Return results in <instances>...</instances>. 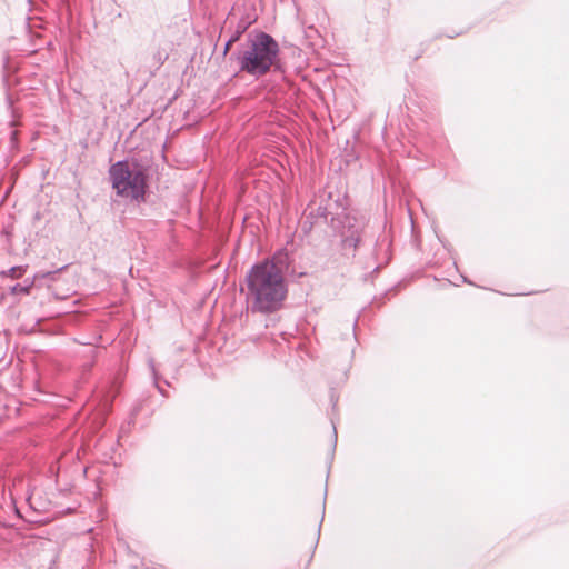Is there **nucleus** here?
<instances>
[{"instance_id":"obj_27","label":"nucleus","mask_w":569,"mask_h":569,"mask_svg":"<svg viewBox=\"0 0 569 569\" xmlns=\"http://www.w3.org/2000/svg\"><path fill=\"white\" fill-rule=\"evenodd\" d=\"M358 319H359V315L356 317V319H355V321H353V325H352L353 331H355V330H356V328H357Z\"/></svg>"},{"instance_id":"obj_8","label":"nucleus","mask_w":569,"mask_h":569,"mask_svg":"<svg viewBox=\"0 0 569 569\" xmlns=\"http://www.w3.org/2000/svg\"><path fill=\"white\" fill-rule=\"evenodd\" d=\"M148 363H149V367H150L153 386L157 388L158 392L162 397L168 398L169 395H168L167 390L164 389V387L161 385V381H163V383L166 386H170L169 381L166 380V379H162V377L160 376V373L158 372V370L156 368L154 360L152 358H150L148 360Z\"/></svg>"},{"instance_id":"obj_26","label":"nucleus","mask_w":569,"mask_h":569,"mask_svg":"<svg viewBox=\"0 0 569 569\" xmlns=\"http://www.w3.org/2000/svg\"><path fill=\"white\" fill-rule=\"evenodd\" d=\"M352 159H357V156L347 154V163H350Z\"/></svg>"},{"instance_id":"obj_6","label":"nucleus","mask_w":569,"mask_h":569,"mask_svg":"<svg viewBox=\"0 0 569 569\" xmlns=\"http://www.w3.org/2000/svg\"><path fill=\"white\" fill-rule=\"evenodd\" d=\"M391 246H392L391 239L385 234L379 236L376 239V243H375V248H373V257L378 261L380 259L381 252L383 251L386 259H385L383 263H378L375 267V269L372 270L373 273L378 272L381 268H383L386 264H388L390 262V260L392 258Z\"/></svg>"},{"instance_id":"obj_21","label":"nucleus","mask_w":569,"mask_h":569,"mask_svg":"<svg viewBox=\"0 0 569 569\" xmlns=\"http://www.w3.org/2000/svg\"><path fill=\"white\" fill-rule=\"evenodd\" d=\"M10 140H11V143L13 146H17L19 143V140H18V132L16 130H12L10 132Z\"/></svg>"},{"instance_id":"obj_7","label":"nucleus","mask_w":569,"mask_h":569,"mask_svg":"<svg viewBox=\"0 0 569 569\" xmlns=\"http://www.w3.org/2000/svg\"><path fill=\"white\" fill-rule=\"evenodd\" d=\"M257 19L258 14L256 12L254 6L252 4L250 11H247L241 16L234 31L231 34H239L240 39L242 34L250 28V26L257 21Z\"/></svg>"},{"instance_id":"obj_22","label":"nucleus","mask_w":569,"mask_h":569,"mask_svg":"<svg viewBox=\"0 0 569 569\" xmlns=\"http://www.w3.org/2000/svg\"><path fill=\"white\" fill-rule=\"evenodd\" d=\"M312 229V222L311 221H305L302 230L305 233H308Z\"/></svg>"},{"instance_id":"obj_28","label":"nucleus","mask_w":569,"mask_h":569,"mask_svg":"<svg viewBox=\"0 0 569 569\" xmlns=\"http://www.w3.org/2000/svg\"><path fill=\"white\" fill-rule=\"evenodd\" d=\"M240 292L243 293L244 292V288H243V284L241 283L240 284Z\"/></svg>"},{"instance_id":"obj_3","label":"nucleus","mask_w":569,"mask_h":569,"mask_svg":"<svg viewBox=\"0 0 569 569\" xmlns=\"http://www.w3.org/2000/svg\"><path fill=\"white\" fill-rule=\"evenodd\" d=\"M109 180L116 194L130 198L138 204L144 203L149 196L151 177V158L130 157L110 164Z\"/></svg>"},{"instance_id":"obj_4","label":"nucleus","mask_w":569,"mask_h":569,"mask_svg":"<svg viewBox=\"0 0 569 569\" xmlns=\"http://www.w3.org/2000/svg\"><path fill=\"white\" fill-rule=\"evenodd\" d=\"M368 224L369 219L356 210L336 212L330 218V227L336 236L339 237V246L343 254L350 251L352 257L356 256V252L362 243Z\"/></svg>"},{"instance_id":"obj_29","label":"nucleus","mask_w":569,"mask_h":569,"mask_svg":"<svg viewBox=\"0 0 569 569\" xmlns=\"http://www.w3.org/2000/svg\"><path fill=\"white\" fill-rule=\"evenodd\" d=\"M331 401L333 402L332 407H336V402L333 401V393H331Z\"/></svg>"},{"instance_id":"obj_2","label":"nucleus","mask_w":569,"mask_h":569,"mask_svg":"<svg viewBox=\"0 0 569 569\" xmlns=\"http://www.w3.org/2000/svg\"><path fill=\"white\" fill-rule=\"evenodd\" d=\"M244 283L246 302L252 313L271 315L283 308L288 282L273 260L253 263L246 273Z\"/></svg>"},{"instance_id":"obj_24","label":"nucleus","mask_w":569,"mask_h":569,"mask_svg":"<svg viewBox=\"0 0 569 569\" xmlns=\"http://www.w3.org/2000/svg\"><path fill=\"white\" fill-rule=\"evenodd\" d=\"M41 218H42L41 212H40V211H37V212L33 214V217H32V222H33V224H34L37 221L41 220Z\"/></svg>"},{"instance_id":"obj_5","label":"nucleus","mask_w":569,"mask_h":569,"mask_svg":"<svg viewBox=\"0 0 569 569\" xmlns=\"http://www.w3.org/2000/svg\"><path fill=\"white\" fill-rule=\"evenodd\" d=\"M68 267H69V264H64L54 270L39 271V272L34 273L32 278L24 279V281L22 283L17 282L13 286H10L9 292L11 295H23V296L30 295L31 288L36 284L37 281L44 280V279L54 281L57 278V274L64 271Z\"/></svg>"},{"instance_id":"obj_30","label":"nucleus","mask_w":569,"mask_h":569,"mask_svg":"<svg viewBox=\"0 0 569 569\" xmlns=\"http://www.w3.org/2000/svg\"><path fill=\"white\" fill-rule=\"evenodd\" d=\"M463 282L471 283V281H469L466 277H463Z\"/></svg>"},{"instance_id":"obj_13","label":"nucleus","mask_w":569,"mask_h":569,"mask_svg":"<svg viewBox=\"0 0 569 569\" xmlns=\"http://www.w3.org/2000/svg\"><path fill=\"white\" fill-rule=\"evenodd\" d=\"M335 207L336 212H339L338 210L341 209V212H349L348 210V197L345 194L343 197H339L335 200Z\"/></svg>"},{"instance_id":"obj_16","label":"nucleus","mask_w":569,"mask_h":569,"mask_svg":"<svg viewBox=\"0 0 569 569\" xmlns=\"http://www.w3.org/2000/svg\"><path fill=\"white\" fill-rule=\"evenodd\" d=\"M395 289H396V287H393V288H392V289H390V290H387L383 295H381V296H379V297H375V298L372 299V301L370 302V305L375 303V305H377V307H378V308H380L381 306H383V305L386 303V297H387V295H388L390 291L395 290Z\"/></svg>"},{"instance_id":"obj_15","label":"nucleus","mask_w":569,"mask_h":569,"mask_svg":"<svg viewBox=\"0 0 569 569\" xmlns=\"http://www.w3.org/2000/svg\"><path fill=\"white\" fill-rule=\"evenodd\" d=\"M128 557L130 558L129 560V566L131 568H138L139 566H143L144 565V560L141 559L137 553L134 552H131L129 551L128 552Z\"/></svg>"},{"instance_id":"obj_25","label":"nucleus","mask_w":569,"mask_h":569,"mask_svg":"<svg viewBox=\"0 0 569 569\" xmlns=\"http://www.w3.org/2000/svg\"><path fill=\"white\" fill-rule=\"evenodd\" d=\"M6 101H7L8 108L12 109L13 108V100H12L10 94H7Z\"/></svg>"},{"instance_id":"obj_19","label":"nucleus","mask_w":569,"mask_h":569,"mask_svg":"<svg viewBox=\"0 0 569 569\" xmlns=\"http://www.w3.org/2000/svg\"><path fill=\"white\" fill-rule=\"evenodd\" d=\"M168 56H162V53L160 51H158L156 54H154V59L157 60V63H158V68L160 66H162L164 63V61L167 60Z\"/></svg>"},{"instance_id":"obj_10","label":"nucleus","mask_w":569,"mask_h":569,"mask_svg":"<svg viewBox=\"0 0 569 569\" xmlns=\"http://www.w3.org/2000/svg\"><path fill=\"white\" fill-rule=\"evenodd\" d=\"M28 264H20V266H13L9 269L1 270L0 277L1 278H11V279H20L24 276L27 272Z\"/></svg>"},{"instance_id":"obj_14","label":"nucleus","mask_w":569,"mask_h":569,"mask_svg":"<svg viewBox=\"0 0 569 569\" xmlns=\"http://www.w3.org/2000/svg\"><path fill=\"white\" fill-rule=\"evenodd\" d=\"M239 41V34H230L229 39L223 44L222 56L226 57L232 44Z\"/></svg>"},{"instance_id":"obj_17","label":"nucleus","mask_w":569,"mask_h":569,"mask_svg":"<svg viewBox=\"0 0 569 569\" xmlns=\"http://www.w3.org/2000/svg\"><path fill=\"white\" fill-rule=\"evenodd\" d=\"M327 496V488L325 489V497ZM326 501V498L323 499V502ZM323 518H325V508L322 509V517H321V520L318 525V528H317V537H316V540H315V546H313V549L317 548L318 546V542H319V539H320V533H321V525H322V521H323Z\"/></svg>"},{"instance_id":"obj_11","label":"nucleus","mask_w":569,"mask_h":569,"mask_svg":"<svg viewBox=\"0 0 569 569\" xmlns=\"http://www.w3.org/2000/svg\"><path fill=\"white\" fill-rule=\"evenodd\" d=\"M336 212L332 211L331 207H328V206H319L315 212L311 211L310 212V218H313V217H319V218H325L327 219V217L330 214L331 217L335 214Z\"/></svg>"},{"instance_id":"obj_23","label":"nucleus","mask_w":569,"mask_h":569,"mask_svg":"<svg viewBox=\"0 0 569 569\" xmlns=\"http://www.w3.org/2000/svg\"><path fill=\"white\" fill-rule=\"evenodd\" d=\"M462 34V31H450V33H447L446 37L449 38V39H453L458 36Z\"/></svg>"},{"instance_id":"obj_20","label":"nucleus","mask_w":569,"mask_h":569,"mask_svg":"<svg viewBox=\"0 0 569 569\" xmlns=\"http://www.w3.org/2000/svg\"><path fill=\"white\" fill-rule=\"evenodd\" d=\"M10 500H11V506L14 510L16 516L19 518H22L21 512H20L19 508L17 507L16 499L13 498V496L11 493H10Z\"/></svg>"},{"instance_id":"obj_1","label":"nucleus","mask_w":569,"mask_h":569,"mask_svg":"<svg viewBox=\"0 0 569 569\" xmlns=\"http://www.w3.org/2000/svg\"><path fill=\"white\" fill-rule=\"evenodd\" d=\"M229 60L238 66L230 80L240 74L249 76L254 80L270 77L266 87L276 96L287 94L289 90L295 89L293 82L288 77L279 42L273 36L259 28L247 33L246 40L231 52Z\"/></svg>"},{"instance_id":"obj_18","label":"nucleus","mask_w":569,"mask_h":569,"mask_svg":"<svg viewBox=\"0 0 569 569\" xmlns=\"http://www.w3.org/2000/svg\"><path fill=\"white\" fill-rule=\"evenodd\" d=\"M141 409H142L141 402H137L132 406L131 411H130V418H131L130 422H133L134 418L140 413Z\"/></svg>"},{"instance_id":"obj_12","label":"nucleus","mask_w":569,"mask_h":569,"mask_svg":"<svg viewBox=\"0 0 569 569\" xmlns=\"http://www.w3.org/2000/svg\"><path fill=\"white\" fill-rule=\"evenodd\" d=\"M332 428H333V432H332V445H331V450L329 452V456H328V470L330 469L331 467V463L333 461V458H335V451H336V447H337V441H338V436H337V429H336V426L332 423ZM329 476V471L327 472V477Z\"/></svg>"},{"instance_id":"obj_9","label":"nucleus","mask_w":569,"mask_h":569,"mask_svg":"<svg viewBox=\"0 0 569 569\" xmlns=\"http://www.w3.org/2000/svg\"><path fill=\"white\" fill-rule=\"evenodd\" d=\"M30 509L37 512H44L48 510V506L50 505V501L42 500L41 498L36 499L32 491L28 490V495L26 498Z\"/></svg>"}]
</instances>
